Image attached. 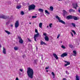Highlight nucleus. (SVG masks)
Returning <instances> with one entry per match:
<instances>
[{"mask_svg":"<svg viewBox=\"0 0 80 80\" xmlns=\"http://www.w3.org/2000/svg\"><path fill=\"white\" fill-rule=\"evenodd\" d=\"M72 19H74V20H78V18L76 16H72Z\"/></svg>","mask_w":80,"mask_h":80,"instance_id":"obj_14","label":"nucleus"},{"mask_svg":"<svg viewBox=\"0 0 80 80\" xmlns=\"http://www.w3.org/2000/svg\"><path fill=\"white\" fill-rule=\"evenodd\" d=\"M46 72H48V70H46Z\"/></svg>","mask_w":80,"mask_h":80,"instance_id":"obj_54","label":"nucleus"},{"mask_svg":"<svg viewBox=\"0 0 80 80\" xmlns=\"http://www.w3.org/2000/svg\"><path fill=\"white\" fill-rule=\"evenodd\" d=\"M50 8L51 11H53V7L51 6L50 7Z\"/></svg>","mask_w":80,"mask_h":80,"instance_id":"obj_27","label":"nucleus"},{"mask_svg":"<svg viewBox=\"0 0 80 80\" xmlns=\"http://www.w3.org/2000/svg\"><path fill=\"white\" fill-rule=\"evenodd\" d=\"M20 75L21 74V72H20Z\"/></svg>","mask_w":80,"mask_h":80,"instance_id":"obj_59","label":"nucleus"},{"mask_svg":"<svg viewBox=\"0 0 80 80\" xmlns=\"http://www.w3.org/2000/svg\"><path fill=\"white\" fill-rule=\"evenodd\" d=\"M32 18H37V16H32Z\"/></svg>","mask_w":80,"mask_h":80,"instance_id":"obj_34","label":"nucleus"},{"mask_svg":"<svg viewBox=\"0 0 80 80\" xmlns=\"http://www.w3.org/2000/svg\"><path fill=\"white\" fill-rule=\"evenodd\" d=\"M51 75H52V76H53V78H55V74L54 73V72H52L51 73Z\"/></svg>","mask_w":80,"mask_h":80,"instance_id":"obj_21","label":"nucleus"},{"mask_svg":"<svg viewBox=\"0 0 80 80\" xmlns=\"http://www.w3.org/2000/svg\"><path fill=\"white\" fill-rule=\"evenodd\" d=\"M73 7L75 9H77V7H78V5H77V3H74L73 4Z\"/></svg>","mask_w":80,"mask_h":80,"instance_id":"obj_9","label":"nucleus"},{"mask_svg":"<svg viewBox=\"0 0 80 80\" xmlns=\"http://www.w3.org/2000/svg\"><path fill=\"white\" fill-rule=\"evenodd\" d=\"M64 62H65V63H67V64H66L64 65V66H65V67H66V66H67V65H70V63L69 62H67L66 61H65Z\"/></svg>","mask_w":80,"mask_h":80,"instance_id":"obj_13","label":"nucleus"},{"mask_svg":"<svg viewBox=\"0 0 80 80\" xmlns=\"http://www.w3.org/2000/svg\"><path fill=\"white\" fill-rule=\"evenodd\" d=\"M58 1H62L63 0H58Z\"/></svg>","mask_w":80,"mask_h":80,"instance_id":"obj_51","label":"nucleus"},{"mask_svg":"<svg viewBox=\"0 0 80 80\" xmlns=\"http://www.w3.org/2000/svg\"><path fill=\"white\" fill-rule=\"evenodd\" d=\"M41 35L39 34V33H38L37 34L34 35V37H35V38H37V37H41Z\"/></svg>","mask_w":80,"mask_h":80,"instance_id":"obj_11","label":"nucleus"},{"mask_svg":"<svg viewBox=\"0 0 80 80\" xmlns=\"http://www.w3.org/2000/svg\"><path fill=\"white\" fill-rule=\"evenodd\" d=\"M43 35H44L45 36H47V33H44L43 34Z\"/></svg>","mask_w":80,"mask_h":80,"instance_id":"obj_41","label":"nucleus"},{"mask_svg":"<svg viewBox=\"0 0 80 80\" xmlns=\"http://www.w3.org/2000/svg\"><path fill=\"white\" fill-rule=\"evenodd\" d=\"M2 52L4 54H6V49L4 47L3 48Z\"/></svg>","mask_w":80,"mask_h":80,"instance_id":"obj_15","label":"nucleus"},{"mask_svg":"<svg viewBox=\"0 0 80 80\" xmlns=\"http://www.w3.org/2000/svg\"><path fill=\"white\" fill-rule=\"evenodd\" d=\"M16 80H19L18 79V78H16Z\"/></svg>","mask_w":80,"mask_h":80,"instance_id":"obj_48","label":"nucleus"},{"mask_svg":"<svg viewBox=\"0 0 80 80\" xmlns=\"http://www.w3.org/2000/svg\"><path fill=\"white\" fill-rule=\"evenodd\" d=\"M21 8V6H18L16 7V8L17 9H19Z\"/></svg>","mask_w":80,"mask_h":80,"instance_id":"obj_25","label":"nucleus"},{"mask_svg":"<svg viewBox=\"0 0 80 80\" xmlns=\"http://www.w3.org/2000/svg\"><path fill=\"white\" fill-rule=\"evenodd\" d=\"M30 17H29V18H30Z\"/></svg>","mask_w":80,"mask_h":80,"instance_id":"obj_60","label":"nucleus"},{"mask_svg":"<svg viewBox=\"0 0 80 80\" xmlns=\"http://www.w3.org/2000/svg\"><path fill=\"white\" fill-rule=\"evenodd\" d=\"M67 55H68V54L67 53H66V52L63 53L61 55V57H62V58H64V57H67Z\"/></svg>","mask_w":80,"mask_h":80,"instance_id":"obj_8","label":"nucleus"},{"mask_svg":"<svg viewBox=\"0 0 80 80\" xmlns=\"http://www.w3.org/2000/svg\"><path fill=\"white\" fill-rule=\"evenodd\" d=\"M40 45H47L45 42H43V41L41 40L40 42Z\"/></svg>","mask_w":80,"mask_h":80,"instance_id":"obj_16","label":"nucleus"},{"mask_svg":"<svg viewBox=\"0 0 80 80\" xmlns=\"http://www.w3.org/2000/svg\"><path fill=\"white\" fill-rule=\"evenodd\" d=\"M60 36V34H58L57 37V38H59V37Z\"/></svg>","mask_w":80,"mask_h":80,"instance_id":"obj_38","label":"nucleus"},{"mask_svg":"<svg viewBox=\"0 0 80 80\" xmlns=\"http://www.w3.org/2000/svg\"><path fill=\"white\" fill-rule=\"evenodd\" d=\"M15 27L17 28L18 27V26H19V21H17L16 23L15 24Z\"/></svg>","mask_w":80,"mask_h":80,"instance_id":"obj_6","label":"nucleus"},{"mask_svg":"<svg viewBox=\"0 0 80 80\" xmlns=\"http://www.w3.org/2000/svg\"><path fill=\"white\" fill-rule=\"evenodd\" d=\"M44 39L46 41H48L49 40V38L47 36H46L44 38Z\"/></svg>","mask_w":80,"mask_h":80,"instance_id":"obj_18","label":"nucleus"},{"mask_svg":"<svg viewBox=\"0 0 80 80\" xmlns=\"http://www.w3.org/2000/svg\"><path fill=\"white\" fill-rule=\"evenodd\" d=\"M25 55H24L22 56V57L24 58H25Z\"/></svg>","mask_w":80,"mask_h":80,"instance_id":"obj_44","label":"nucleus"},{"mask_svg":"<svg viewBox=\"0 0 80 80\" xmlns=\"http://www.w3.org/2000/svg\"><path fill=\"white\" fill-rule=\"evenodd\" d=\"M39 27L40 28H42V23H40L39 24Z\"/></svg>","mask_w":80,"mask_h":80,"instance_id":"obj_24","label":"nucleus"},{"mask_svg":"<svg viewBox=\"0 0 80 80\" xmlns=\"http://www.w3.org/2000/svg\"><path fill=\"white\" fill-rule=\"evenodd\" d=\"M41 17H42V16H41Z\"/></svg>","mask_w":80,"mask_h":80,"instance_id":"obj_61","label":"nucleus"},{"mask_svg":"<svg viewBox=\"0 0 80 80\" xmlns=\"http://www.w3.org/2000/svg\"><path fill=\"white\" fill-rule=\"evenodd\" d=\"M45 13H47V14H48V15L50 14V13L49 12H48V11L47 10H45Z\"/></svg>","mask_w":80,"mask_h":80,"instance_id":"obj_23","label":"nucleus"},{"mask_svg":"<svg viewBox=\"0 0 80 80\" xmlns=\"http://www.w3.org/2000/svg\"><path fill=\"white\" fill-rule=\"evenodd\" d=\"M17 0H18V1H17ZM16 0V1H18V0Z\"/></svg>","mask_w":80,"mask_h":80,"instance_id":"obj_58","label":"nucleus"},{"mask_svg":"<svg viewBox=\"0 0 80 80\" xmlns=\"http://www.w3.org/2000/svg\"><path fill=\"white\" fill-rule=\"evenodd\" d=\"M47 27L48 28V26H47Z\"/></svg>","mask_w":80,"mask_h":80,"instance_id":"obj_57","label":"nucleus"},{"mask_svg":"<svg viewBox=\"0 0 80 80\" xmlns=\"http://www.w3.org/2000/svg\"><path fill=\"white\" fill-rule=\"evenodd\" d=\"M5 32H6V33H7V34H8V35H10V32L9 31H8L5 30Z\"/></svg>","mask_w":80,"mask_h":80,"instance_id":"obj_22","label":"nucleus"},{"mask_svg":"<svg viewBox=\"0 0 80 80\" xmlns=\"http://www.w3.org/2000/svg\"><path fill=\"white\" fill-rule=\"evenodd\" d=\"M69 47L70 48H73V46L72 45H69Z\"/></svg>","mask_w":80,"mask_h":80,"instance_id":"obj_37","label":"nucleus"},{"mask_svg":"<svg viewBox=\"0 0 80 80\" xmlns=\"http://www.w3.org/2000/svg\"><path fill=\"white\" fill-rule=\"evenodd\" d=\"M63 17H65V16H67V15H68V13H67V12L66 11H65V10H63Z\"/></svg>","mask_w":80,"mask_h":80,"instance_id":"obj_7","label":"nucleus"},{"mask_svg":"<svg viewBox=\"0 0 80 80\" xmlns=\"http://www.w3.org/2000/svg\"><path fill=\"white\" fill-rule=\"evenodd\" d=\"M9 16H6L5 15H4L3 14H1L0 15V18H2V19H8L9 18Z\"/></svg>","mask_w":80,"mask_h":80,"instance_id":"obj_4","label":"nucleus"},{"mask_svg":"<svg viewBox=\"0 0 80 80\" xmlns=\"http://www.w3.org/2000/svg\"><path fill=\"white\" fill-rule=\"evenodd\" d=\"M41 56H42V58H41L43 60V55L42 54Z\"/></svg>","mask_w":80,"mask_h":80,"instance_id":"obj_47","label":"nucleus"},{"mask_svg":"<svg viewBox=\"0 0 80 80\" xmlns=\"http://www.w3.org/2000/svg\"><path fill=\"white\" fill-rule=\"evenodd\" d=\"M38 11L39 12H41L43 13V9L40 8L38 9Z\"/></svg>","mask_w":80,"mask_h":80,"instance_id":"obj_20","label":"nucleus"},{"mask_svg":"<svg viewBox=\"0 0 80 80\" xmlns=\"http://www.w3.org/2000/svg\"><path fill=\"white\" fill-rule=\"evenodd\" d=\"M34 38L35 41H36V42H37V40H36V38L34 37Z\"/></svg>","mask_w":80,"mask_h":80,"instance_id":"obj_43","label":"nucleus"},{"mask_svg":"<svg viewBox=\"0 0 80 80\" xmlns=\"http://www.w3.org/2000/svg\"><path fill=\"white\" fill-rule=\"evenodd\" d=\"M73 54H72L73 56H76V55H77V51H73Z\"/></svg>","mask_w":80,"mask_h":80,"instance_id":"obj_19","label":"nucleus"},{"mask_svg":"<svg viewBox=\"0 0 80 80\" xmlns=\"http://www.w3.org/2000/svg\"><path fill=\"white\" fill-rule=\"evenodd\" d=\"M61 47H62V48H63V49H65L66 48L65 47V46H63V45H62L61 46Z\"/></svg>","mask_w":80,"mask_h":80,"instance_id":"obj_33","label":"nucleus"},{"mask_svg":"<svg viewBox=\"0 0 80 80\" xmlns=\"http://www.w3.org/2000/svg\"><path fill=\"white\" fill-rule=\"evenodd\" d=\"M72 32H73L74 33V35L76 34V32H75V31L72 30Z\"/></svg>","mask_w":80,"mask_h":80,"instance_id":"obj_31","label":"nucleus"},{"mask_svg":"<svg viewBox=\"0 0 80 80\" xmlns=\"http://www.w3.org/2000/svg\"><path fill=\"white\" fill-rule=\"evenodd\" d=\"M49 68V67L48 66V67H46V68L45 69H46V70H47V69H48Z\"/></svg>","mask_w":80,"mask_h":80,"instance_id":"obj_40","label":"nucleus"},{"mask_svg":"<svg viewBox=\"0 0 80 80\" xmlns=\"http://www.w3.org/2000/svg\"><path fill=\"white\" fill-rule=\"evenodd\" d=\"M28 40L29 41V42H32V40L29 39V38H28Z\"/></svg>","mask_w":80,"mask_h":80,"instance_id":"obj_45","label":"nucleus"},{"mask_svg":"<svg viewBox=\"0 0 80 80\" xmlns=\"http://www.w3.org/2000/svg\"><path fill=\"white\" fill-rule=\"evenodd\" d=\"M35 5L34 4H32L29 6L28 10L30 11L32 10H35Z\"/></svg>","mask_w":80,"mask_h":80,"instance_id":"obj_2","label":"nucleus"},{"mask_svg":"<svg viewBox=\"0 0 80 80\" xmlns=\"http://www.w3.org/2000/svg\"><path fill=\"white\" fill-rule=\"evenodd\" d=\"M33 70L30 68H28L27 70V74L28 77L32 79L33 75Z\"/></svg>","mask_w":80,"mask_h":80,"instance_id":"obj_1","label":"nucleus"},{"mask_svg":"<svg viewBox=\"0 0 80 80\" xmlns=\"http://www.w3.org/2000/svg\"><path fill=\"white\" fill-rule=\"evenodd\" d=\"M20 71H21V72H23V69H20Z\"/></svg>","mask_w":80,"mask_h":80,"instance_id":"obj_42","label":"nucleus"},{"mask_svg":"<svg viewBox=\"0 0 80 80\" xmlns=\"http://www.w3.org/2000/svg\"><path fill=\"white\" fill-rule=\"evenodd\" d=\"M69 12H70V13L72 12H75V10L72 9H69Z\"/></svg>","mask_w":80,"mask_h":80,"instance_id":"obj_17","label":"nucleus"},{"mask_svg":"<svg viewBox=\"0 0 80 80\" xmlns=\"http://www.w3.org/2000/svg\"><path fill=\"white\" fill-rule=\"evenodd\" d=\"M66 73L68 75V74H69V72H68L67 71H66Z\"/></svg>","mask_w":80,"mask_h":80,"instance_id":"obj_39","label":"nucleus"},{"mask_svg":"<svg viewBox=\"0 0 80 80\" xmlns=\"http://www.w3.org/2000/svg\"><path fill=\"white\" fill-rule=\"evenodd\" d=\"M18 38L19 39V42L20 43H21V44H22V43H23V41L22 39V38H21V37L18 36Z\"/></svg>","mask_w":80,"mask_h":80,"instance_id":"obj_5","label":"nucleus"},{"mask_svg":"<svg viewBox=\"0 0 80 80\" xmlns=\"http://www.w3.org/2000/svg\"><path fill=\"white\" fill-rule=\"evenodd\" d=\"M37 62H38V60H37V59H35L34 61V62L35 63H37Z\"/></svg>","mask_w":80,"mask_h":80,"instance_id":"obj_32","label":"nucleus"},{"mask_svg":"<svg viewBox=\"0 0 80 80\" xmlns=\"http://www.w3.org/2000/svg\"><path fill=\"white\" fill-rule=\"evenodd\" d=\"M36 50L37 51H38V48L37 47H36Z\"/></svg>","mask_w":80,"mask_h":80,"instance_id":"obj_49","label":"nucleus"},{"mask_svg":"<svg viewBox=\"0 0 80 80\" xmlns=\"http://www.w3.org/2000/svg\"><path fill=\"white\" fill-rule=\"evenodd\" d=\"M73 17V16L72 15H69L67 17V19H68V20H70L71 19H72V18Z\"/></svg>","mask_w":80,"mask_h":80,"instance_id":"obj_10","label":"nucleus"},{"mask_svg":"<svg viewBox=\"0 0 80 80\" xmlns=\"http://www.w3.org/2000/svg\"><path fill=\"white\" fill-rule=\"evenodd\" d=\"M29 24H30V25H31V22H30V23H29Z\"/></svg>","mask_w":80,"mask_h":80,"instance_id":"obj_56","label":"nucleus"},{"mask_svg":"<svg viewBox=\"0 0 80 80\" xmlns=\"http://www.w3.org/2000/svg\"><path fill=\"white\" fill-rule=\"evenodd\" d=\"M10 21H8L7 22H6V25H9V24H10Z\"/></svg>","mask_w":80,"mask_h":80,"instance_id":"obj_26","label":"nucleus"},{"mask_svg":"<svg viewBox=\"0 0 80 80\" xmlns=\"http://www.w3.org/2000/svg\"><path fill=\"white\" fill-rule=\"evenodd\" d=\"M53 56H54V57L56 59V60H58V57L57 56V55L55 53L53 54Z\"/></svg>","mask_w":80,"mask_h":80,"instance_id":"obj_12","label":"nucleus"},{"mask_svg":"<svg viewBox=\"0 0 80 80\" xmlns=\"http://www.w3.org/2000/svg\"><path fill=\"white\" fill-rule=\"evenodd\" d=\"M61 43H62V41H61Z\"/></svg>","mask_w":80,"mask_h":80,"instance_id":"obj_55","label":"nucleus"},{"mask_svg":"<svg viewBox=\"0 0 80 80\" xmlns=\"http://www.w3.org/2000/svg\"><path fill=\"white\" fill-rule=\"evenodd\" d=\"M72 25L73 27H75L76 25L75 24V23H72Z\"/></svg>","mask_w":80,"mask_h":80,"instance_id":"obj_29","label":"nucleus"},{"mask_svg":"<svg viewBox=\"0 0 80 80\" xmlns=\"http://www.w3.org/2000/svg\"><path fill=\"white\" fill-rule=\"evenodd\" d=\"M2 47V46H1V45L0 44V48Z\"/></svg>","mask_w":80,"mask_h":80,"instance_id":"obj_53","label":"nucleus"},{"mask_svg":"<svg viewBox=\"0 0 80 80\" xmlns=\"http://www.w3.org/2000/svg\"><path fill=\"white\" fill-rule=\"evenodd\" d=\"M56 18L58 19L60 23H62L64 25H65V22L62 20H61L60 18L58 16H56Z\"/></svg>","mask_w":80,"mask_h":80,"instance_id":"obj_3","label":"nucleus"},{"mask_svg":"<svg viewBox=\"0 0 80 80\" xmlns=\"http://www.w3.org/2000/svg\"><path fill=\"white\" fill-rule=\"evenodd\" d=\"M11 27H13V25L12 24L11 25Z\"/></svg>","mask_w":80,"mask_h":80,"instance_id":"obj_50","label":"nucleus"},{"mask_svg":"<svg viewBox=\"0 0 80 80\" xmlns=\"http://www.w3.org/2000/svg\"><path fill=\"white\" fill-rule=\"evenodd\" d=\"M35 33H38V30H37V29H35Z\"/></svg>","mask_w":80,"mask_h":80,"instance_id":"obj_35","label":"nucleus"},{"mask_svg":"<svg viewBox=\"0 0 80 80\" xmlns=\"http://www.w3.org/2000/svg\"><path fill=\"white\" fill-rule=\"evenodd\" d=\"M70 68V66H69V67H67V68Z\"/></svg>","mask_w":80,"mask_h":80,"instance_id":"obj_52","label":"nucleus"},{"mask_svg":"<svg viewBox=\"0 0 80 80\" xmlns=\"http://www.w3.org/2000/svg\"><path fill=\"white\" fill-rule=\"evenodd\" d=\"M14 49L15 50H18V47H15L14 48Z\"/></svg>","mask_w":80,"mask_h":80,"instance_id":"obj_28","label":"nucleus"},{"mask_svg":"<svg viewBox=\"0 0 80 80\" xmlns=\"http://www.w3.org/2000/svg\"><path fill=\"white\" fill-rule=\"evenodd\" d=\"M24 14V12L23 11H21V15H23Z\"/></svg>","mask_w":80,"mask_h":80,"instance_id":"obj_30","label":"nucleus"},{"mask_svg":"<svg viewBox=\"0 0 80 80\" xmlns=\"http://www.w3.org/2000/svg\"><path fill=\"white\" fill-rule=\"evenodd\" d=\"M71 33L72 37H73V33H72V32H71Z\"/></svg>","mask_w":80,"mask_h":80,"instance_id":"obj_46","label":"nucleus"},{"mask_svg":"<svg viewBox=\"0 0 80 80\" xmlns=\"http://www.w3.org/2000/svg\"><path fill=\"white\" fill-rule=\"evenodd\" d=\"M52 23H50V24H49V26L50 27V28H52Z\"/></svg>","mask_w":80,"mask_h":80,"instance_id":"obj_36","label":"nucleus"}]
</instances>
